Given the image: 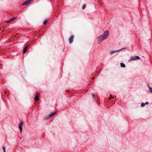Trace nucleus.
Instances as JSON below:
<instances>
[{"mask_svg": "<svg viewBox=\"0 0 152 152\" xmlns=\"http://www.w3.org/2000/svg\"><path fill=\"white\" fill-rule=\"evenodd\" d=\"M109 35V31L108 30H106L101 36L104 38V39H106L108 37Z\"/></svg>", "mask_w": 152, "mask_h": 152, "instance_id": "f257e3e1", "label": "nucleus"}, {"mask_svg": "<svg viewBox=\"0 0 152 152\" xmlns=\"http://www.w3.org/2000/svg\"><path fill=\"white\" fill-rule=\"evenodd\" d=\"M101 35L99 37L97 38V43L98 44H100L102 41L105 39Z\"/></svg>", "mask_w": 152, "mask_h": 152, "instance_id": "f03ea898", "label": "nucleus"}, {"mask_svg": "<svg viewBox=\"0 0 152 152\" xmlns=\"http://www.w3.org/2000/svg\"><path fill=\"white\" fill-rule=\"evenodd\" d=\"M140 57L138 56H132L131 57L130 60V61H134L135 60H137V59H140Z\"/></svg>", "mask_w": 152, "mask_h": 152, "instance_id": "7ed1b4c3", "label": "nucleus"}, {"mask_svg": "<svg viewBox=\"0 0 152 152\" xmlns=\"http://www.w3.org/2000/svg\"><path fill=\"white\" fill-rule=\"evenodd\" d=\"M31 0H28L23 2L22 4V5H26L29 4L31 2Z\"/></svg>", "mask_w": 152, "mask_h": 152, "instance_id": "20e7f679", "label": "nucleus"}, {"mask_svg": "<svg viewBox=\"0 0 152 152\" xmlns=\"http://www.w3.org/2000/svg\"><path fill=\"white\" fill-rule=\"evenodd\" d=\"M23 122H21L19 125V128L20 129L21 132L22 130V127L23 124Z\"/></svg>", "mask_w": 152, "mask_h": 152, "instance_id": "39448f33", "label": "nucleus"}, {"mask_svg": "<svg viewBox=\"0 0 152 152\" xmlns=\"http://www.w3.org/2000/svg\"><path fill=\"white\" fill-rule=\"evenodd\" d=\"M74 36L73 35H72L71 36V37L69 38V43L71 44L72 42L73 41V40L74 39Z\"/></svg>", "mask_w": 152, "mask_h": 152, "instance_id": "423d86ee", "label": "nucleus"}, {"mask_svg": "<svg viewBox=\"0 0 152 152\" xmlns=\"http://www.w3.org/2000/svg\"><path fill=\"white\" fill-rule=\"evenodd\" d=\"M37 95L35 96V101H37L39 100V95L38 93H36Z\"/></svg>", "mask_w": 152, "mask_h": 152, "instance_id": "0eeeda50", "label": "nucleus"}, {"mask_svg": "<svg viewBox=\"0 0 152 152\" xmlns=\"http://www.w3.org/2000/svg\"><path fill=\"white\" fill-rule=\"evenodd\" d=\"M16 18H17L16 17H14L11 18L9 20L7 21L6 22L7 23H9L10 22H11V21H13V20H15V19H16Z\"/></svg>", "mask_w": 152, "mask_h": 152, "instance_id": "6e6552de", "label": "nucleus"}, {"mask_svg": "<svg viewBox=\"0 0 152 152\" xmlns=\"http://www.w3.org/2000/svg\"><path fill=\"white\" fill-rule=\"evenodd\" d=\"M125 48H123V49H122L121 50H117L116 51H111L110 52V54H113L114 53H116V52H119V51L121 50H123L124 49H125Z\"/></svg>", "mask_w": 152, "mask_h": 152, "instance_id": "1a4fd4ad", "label": "nucleus"}, {"mask_svg": "<svg viewBox=\"0 0 152 152\" xmlns=\"http://www.w3.org/2000/svg\"><path fill=\"white\" fill-rule=\"evenodd\" d=\"M28 47V45L26 46L24 48L23 50V53H26V51L27 50V48Z\"/></svg>", "mask_w": 152, "mask_h": 152, "instance_id": "9d476101", "label": "nucleus"}, {"mask_svg": "<svg viewBox=\"0 0 152 152\" xmlns=\"http://www.w3.org/2000/svg\"><path fill=\"white\" fill-rule=\"evenodd\" d=\"M121 67L124 68L126 66L123 63H121Z\"/></svg>", "mask_w": 152, "mask_h": 152, "instance_id": "9b49d317", "label": "nucleus"}, {"mask_svg": "<svg viewBox=\"0 0 152 152\" xmlns=\"http://www.w3.org/2000/svg\"><path fill=\"white\" fill-rule=\"evenodd\" d=\"M48 22V20L46 19L43 22V24L45 25Z\"/></svg>", "mask_w": 152, "mask_h": 152, "instance_id": "f8f14e48", "label": "nucleus"}, {"mask_svg": "<svg viewBox=\"0 0 152 152\" xmlns=\"http://www.w3.org/2000/svg\"><path fill=\"white\" fill-rule=\"evenodd\" d=\"M145 105V104L144 103H142L141 104V106L142 107H144Z\"/></svg>", "mask_w": 152, "mask_h": 152, "instance_id": "ddd939ff", "label": "nucleus"}, {"mask_svg": "<svg viewBox=\"0 0 152 152\" xmlns=\"http://www.w3.org/2000/svg\"><path fill=\"white\" fill-rule=\"evenodd\" d=\"M86 7V5L85 4H84L82 7V9L83 10Z\"/></svg>", "mask_w": 152, "mask_h": 152, "instance_id": "4468645a", "label": "nucleus"}, {"mask_svg": "<svg viewBox=\"0 0 152 152\" xmlns=\"http://www.w3.org/2000/svg\"><path fill=\"white\" fill-rule=\"evenodd\" d=\"M52 117V114H50L49 115H48L47 117L48 118H49Z\"/></svg>", "mask_w": 152, "mask_h": 152, "instance_id": "2eb2a0df", "label": "nucleus"}, {"mask_svg": "<svg viewBox=\"0 0 152 152\" xmlns=\"http://www.w3.org/2000/svg\"><path fill=\"white\" fill-rule=\"evenodd\" d=\"M2 148L4 152H6L5 147H3Z\"/></svg>", "mask_w": 152, "mask_h": 152, "instance_id": "dca6fc26", "label": "nucleus"}, {"mask_svg": "<svg viewBox=\"0 0 152 152\" xmlns=\"http://www.w3.org/2000/svg\"><path fill=\"white\" fill-rule=\"evenodd\" d=\"M56 113V112H54L53 113H52L51 114H52V115L53 116V115H54Z\"/></svg>", "mask_w": 152, "mask_h": 152, "instance_id": "f3484780", "label": "nucleus"}, {"mask_svg": "<svg viewBox=\"0 0 152 152\" xmlns=\"http://www.w3.org/2000/svg\"><path fill=\"white\" fill-rule=\"evenodd\" d=\"M149 90L152 93V88H150Z\"/></svg>", "mask_w": 152, "mask_h": 152, "instance_id": "a211bd4d", "label": "nucleus"}, {"mask_svg": "<svg viewBox=\"0 0 152 152\" xmlns=\"http://www.w3.org/2000/svg\"><path fill=\"white\" fill-rule=\"evenodd\" d=\"M147 86H148V88L149 89H150V88H151V87H150V85H149V84H148V85H147Z\"/></svg>", "mask_w": 152, "mask_h": 152, "instance_id": "6ab92c4d", "label": "nucleus"}, {"mask_svg": "<svg viewBox=\"0 0 152 152\" xmlns=\"http://www.w3.org/2000/svg\"><path fill=\"white\" fill-rule=\"evenodd\" d=\"M92 96L94 98L95 97V95L94 94H92Z\"/></svg>", "mask_w": 152, "mask_h": 152, "instance_id": "aec40b11", "label": "nucleus"}, {"mask_svg": "<svg viewBox=\"0 0 152 152\" xmlns=\"http://www.w3.org/2000/svg\"><path fill=\"white\" fill-rule=\"evenodd\" d=\"M145 104H145H149V102H146Z\"/></svg>", "mask_w": 152, "mask_h": 152, "instance_id": "412c9836", "label": "nucleus"}, {"mask_svg": "<svg viewBox=\"0 0 152 152\" xmlns=\"http://www.w3.org/2000/svg\"><path fill=\"white\" fill-rule=\"evenodd\" d=\"M110 97H111V98H114V96H111V95L110 94Z\"/></svg>", "mask_w": 152, "mask_h": 152, "instance_id": "4be33fe9", "label": "nucleus"}, {"mask_svg": "<svg viewBox=\"0 0 152 152\" xmlns=\"http://www.w3.org/2000/svg\"><path fill=\"white\" fill-rule=\"evenodd\" d=\"M94 79V77H93L92 78V80H93Z\"/></svg>", "mask_w": 152, "mask_h": 152, "instance_id": "5701e85b", "label": "nucleus"}]
</instances>
